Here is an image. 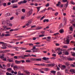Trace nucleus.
<instances>
[{"mask_svg": "<svg viewBox=\"0 0 75 75\" xmlns=\"http://www.w3.org/2000/svg\"><path fill=\"white\" fill-rule=\"evenodd\" d=\"M4 54H3V55H1L0 57V58L1 59H2L3 61H6V60H7V59L6 58H4Z\"/></svg>", "mask_w": 75, "mask_h": 75, "instance_id": "obj_1", "label": "nucleus"}, {"mask_svg": "<svg viewBox=\"0 0 75 75\" xmlns=\"http://www.w3.org/2000/svg\"><path fill=\"white\" fill-rule=\"evenodd\" d=\"M27 3V1L24 0L23 1H20V2H18V4H24Z\"/></svg>", "mask_w": 75, "mask_h": 75, "instance_id": "obj_2", "label": "nucleus"}, {"mask_svg": "<svg viewBox=\"0 0 75 75\" xmlns=\"http://www.w3.org/2000/svg\"><path fill=\"white\" fill-rule=\"evenodd\" d=\"M69 37H68V38L66 39V44H69V42H70V41L69 40Z\"/></svg>", "mask_w": 75, "mask_h": 75, "instance_id": "obj_3", "label": "nucleus"}, {"mask_svg": "<svg viewBox=\"0 0 75 75\" xmlns=\"http://www.w3.org/2000/svg\"><path fill=\"white\" fill-rule=\"evenodd\" d=\"M0 44H3V47H7V43H5L4 42H0Z\"/></svg>", "mask_w": 75, "mask_h": 75, "instance_id": "obj_4", "label": "nucleus"}, {"mask_svg": "<svg viewBox=\"0 0 75 75\" xmlns=\"http://www.w3.org/2000/svg\"><path fill=\"white\" fill-rule=\"evenodd\" d=\"M33 12V10H31L28 13V16H30V15L32 14V13Z\"/></svg>", "mask_w": 75, "mask_h": 75, "instance_id": "obj_5", "label": "nucleus"}, {"mask_svg": "<svg viewBox=\"0 0 75 75\" xmlns=\"http://www.w3.org/2000/svg\"><path fill=\"white\" fill-rule=\"evenodd\" d=\"M38 70H39V71L40 72V73H42V74H44V73L45 72L44 71H42V70H44V69H43V68H42L40 69H38Z\"/></svg>", "mask_w": 75, "mask_h": 75, "instance_id": "obj_6", "label": "nucleus"}, {"mask_svg": "<svg viewBox=\"0 0 75 75\" xmlns=\"http://www.w3.org/2000/svg\"><path fill=\"white\" fill-rule=\"evenodd\" d=\"M15 62L16 64H20L21 63V61H20L16 60Z\"/></svg>", "mask_w": 75, "mask_h": 75, "instance_id": "obj_7", "label": "nucleus"}, {"mask_svg": "<svg viewBox=\"0 0 75 75\" xmlns=\"http://www.w3.org/2000/svg\"><path fill=\"white\" fill-rule=\"evenodd\" d=\"M63 53H65V55H69V52H68V51H66V50L63 51Z\"/></svg>", "mask_w": 75, "mask_h": 75, "instance_id": "obj_8", "label": "nucleus"}, {"mask_svg": "<svg viewBox=\"0 0 75 75\" xmlns=\"http://www.w3.org/2000/svg\"><path fill=\"white\" fill-rule=\"evenodd\" d=\"M51 37L49 36L47 37V39H46L47 41H50V40H51Z\"/></svg>", "mask_w": 75, "mask_h": 75, "instance_id": "obj_9", "label": "nucleus"}, {"mask_svg": "<svg viewBox=\"0 0 75 75\" xmlns=\"http://www.w3.org/2000/svg\"><path fill=\"white\" fill-rule=\"evenodd\" d=\"M8 61L9 62H13L14 61L13 60V58H12L11 59H8Z\"/></svg>", "mask_w": 75, "mask_h": 75, "instance_id": "obj_10", "label": "nucleus"}, {"mask_svg": "<svg viewBox=\"0 0 75 75\" xmlns=\"http://www.w3.org/2000/svg\"><path fill=\"white\" fill-rule=\"evenodd\" d=\"M69 3V2H67V3L65 4V5L64 6L65 8H67V7H68V6Z\"/></svg>", "mask_w": 75, "mask_h": 75, "instance_id": "obj_11", "label": "nucleus"}, {"mask_svg": "<svg viewBox=\"0 0 75 75\" xmlns=\"http://www.w3.org/2000/svg\"><path fill=\"white\" fill-rule=\"evenodd\" d=\"M70 71L71 72V73H74V74H75V70L74 69H70Z\"/></svg>", "mask_w": 75, "mask_h": 75, "instance_id": "obj_12", "label": "nucleus"}, {"mask_svg": "<svg viewBox=\"0 0 75 75\" xmlns=\"http://www.w3.org/2000/svg\"><path fill=\"white\" fill-rule=\"evenodd\" d=\"M43 59H44L45 61H47L50 59L49 58H46L45 57H44L42 58Z\"/></svg>", "mask_w": 75, "mask_h": 75, "instance_id": "obj_13", "label": "nucleus"}, {"mask_svg": "<svg viewBox=\"0 0 75 75\" xmlns=\"http://www.w3.org/2000/svg\"><path fill=\"white\" fill-rule=\"evenodd\" d=\"M10 22L9 21H6V24L7 25V26H8V25L10 24Z\"/></svg>", "mask_w": 75, "mask_h": 75, "instance_id": "obj_14", "label": "nucleus"}, {"mask_svg": "<svg viewBox=\"0 0 75 75\" xmlns=\"http://www.w3.org/2000/svg\"><path fill=\"white\" fill-rule=\"evenodd\" d=\"M66 68V66L65 65H62L61 67V69H64Z\"/></svg>", "mask_w": 75, "mask_h": 75, "instance_id": "obj_15", "label": "nucleus"}, {"mask_svg": "<svg viewBox=\"0 0 75 75\" xmlns=\"http://www.w3.org/2000/svg\"><path fill=\"white\" fill-rule=\"evenodd\" d=\"M68 60L69 61H73V60H75V58H68Z\"/></svg>", "mask_w": 75, "mask_h": 75, "instance_id": "obj_16", "label": "nucleus"}, {"mask_svg": "<svg viewBox=\"0 0 75 75\" xmlns=\"http://www.w3.org/2000/svg\"><path fill=\"white\" fill-rule=\"evenodd\" d=\"M19 58H22V59H25V57L24 56H19Z\"/></svg>", "mask_w": 75, "mask_h": 75, "instance_id": "obj_17", "label": "nucleus"}, {"mask_svg": "<svg viewBox=\"0 0 75 75\" xmlns=\"http://www.w3.org/2000/svg\"><path fill=\"white\" fill-rule=\"evenodd\" d=\"M45 22L48 23V22H49V20L48 19H45L43 20V22L44 23H45Z\"/></svg>", "mask_w": 75, "mask_h": 75, "instance_id": "obj_18", "label": "nucleus"}, {"mask_svg": "<svg viewBox=\"0 0 75 75\" xmlns=\"http://www.w3.org/2000/svg\"><path fill=\"white\" fill-rule=\"evenodd\" d=\"M41 6H39L37 7L38 13V11H40V8H41Z\"/></svg>", "mask_w": 75, "mask_h": 75, "instance_id": "obj_19", "label": "nucleus"}, {"mask_svg": "<svg viewBox=\"0 0 75 75\" xmlns=\"http://www.w3.org/2000/svg\"><path fill=\"white\" fill-rule=\"evenodd\" d=\"M62 23H61L58 27L59 29H60V28H62Z\"/></svg>", "mask_w": 75, "mask_h": 75, "instance_id": "obj_20", "label": "nucleus"}, {"mask_svg": "<svg viewBox=\"0 0 75 75\" xmlns=\"http://www.w3.org/2000/svg\"><path fill=\"white\" fill-rule=\"evenodd\" d=\"M61 2L59 1L58 2V4H56V6H57V7H58V6H59Z\"/></svg>", "mask_w": 75, "mask_h": 75, "instance_id": "obj_21", "label": "nucleus"}, {"mask_svg": "<svg viewBox=\"0 0 75 75\" xmlns=\"http://www.w3.org/2000/svg\"><path fill=\"white\" fill-rule=\"evenodd\" d=\"M47 65H48L49 67H51L52 66V67H54V64H47Z\"/></svg>", "mask_w": 75, "mask_h": 75, "instance_id": "obj_22", "label": "nucleus"}, {"mask_svg": "<svg viewBox=\"0 0 75 75\" xmlns=\"http://www.w3.org/2000/svg\"><path fill=\"white\" fill-rule=\"evenodd\" d=\"M59 32L60 33H63L64 32V30L63 29L60 30H59Z\"/></svg>", "mask_w": 75, "mask_h": 75, "instance_id": "obj_23", "label": "nucleus"}, {"mask_svg": "<svg viewBox=\"0 0 75 75\" xmlns=\"http://www.w3.org/2000/svg\"><path fill=\"white\" fill-rule=\"evenodd\" d=\"M41 61V59L38 58V59H35V61Z\"/></svg>", "mask_w": 75, "mask_h": 75, "instance_id": "obj_24", "label": "nucleus"}, {"mask_svg": "<svg viewBox=\"0 0 75 75\" xmlns=\"http://www.w3.org/2000/svg\"><path fill=\"white\" fill-rule=\"evenodd\" d=\"M50 72L52 73V74H55L56 73V71H50Z\"/></svg>", "mask_w": 75, "mask_h": 75, "instance_id": "obj_25", "label": "nucleus"}, {"mask_svg": "<svg viewBox=\"0 0 75 75\" xmlns=\"http://www.w3.org/2000/svg\"><path fill=\"white\" fill-rule=\"evenodd\" d=\"M62 2H63V3H66V2H68V0H62Z\"/></svg>", "mask_w": 75, "mask_h": 75, "instance_id": "obj_26", "label": "nucleus"}, {"mask_svg": "<svg viewBox=\"0 0 75 75\" xmlns=\"http://www.w3.org/2000/svg\"><path fill=\"white\" fill-rule=\"evenodd\" d=\"M16 11L17 13H20V11H21V9H17L16 10Z\"/></svg>", "mask_w": 75, "mask_h": 75, "instance_id": "obj_27", "label": "nucleus"}, {"mask_svg": "<svg viewBox=\"0 0 75 75\" xmlns=\"http://www.w3.org/2000/svg\"><path fill=\"white\" fill-rule=\"evenodd\" d=\"M30 60L31 61H35V58H31Z\"/></svg>", "mask_w": 75, "mask_h": 75, "instance_id": "obj_28", "label": "nucleus"}, {"mask_svg": "<svg viewBox=\"0 0 75 75\" xmlns=\"http://www.w3.org/2000/svg\"><path fill=\"white\" fill-rule=\"evenodd\" d=\"M13 68L14 70L15 69H18V67H17V66L16 65H15L13 67Z\"/></svg>", "mask_w": 75, "mask_h": 75, "instance_id": "obj_29", "label": "nucleus"}, {"mask_svg": "<svg viewBox=\"0 0 75 75\" xmlns=\"http://www.w3.org/2000/svg\"><path fill=\"white\" fill-rule=\"evenodd\" d=\"M69 29L70 31H73V28H72V26H71L69 28Z\"/></svg>", "mask_w": 75, "mask_h": 75, "instance_id": "obj_30", "label": "nucleus"}, {"mask_svg": "<svg viewBox=\"0 0 75 75\" xmlns=\"http://www.w3.org/2000/svg\"><path fill=\"white\" fill-rule=\"evenodd\" d=\"M43 70L45 71H48V70H49V69L48 68H43Z\"/></svg>", "mask_w": 75, "mask_h": 75, "instance_id": "obj_31", "label": "nucleus"}, {"mask_svg": "<svg viewBox=\"0 0 75 75\" xmlns=\"http://www.w3.org/2000/svg\"><path fill=\"white\" fill-rule=\"evenodd\" d=\"M30 24H31V21L29 22L27 24H26V26H28V25H30Z\"/></svg>", "mask_w": 75, "mask_h": 75, "instance_id": "obj_32", "label": "nucleus"}, {"mask_svg": "<svg viewBox=\"0 0 75 75\" xmlns=\"http://www.w3.org/2000/svg\"><path fill=\"white\" fill-rule=\"evenodd\" d=\"M14 58L15 59H19V56H14Z\"/></svg>", "mask_w": 75, "mask_h": 75, "instance_id": "obj_33", "label": "nucleus"}, {"mask_svg": "<svg viewBox=\"0 0 75 75\" xmlns=\"http://www.w3.org/2000/svg\"><path fill=\"white\" fill-rule=\"evenodd\" d=\"M0 53H6V50L0 51Z\"/></svg>", "mask_w": 75, "mask_h": 75, "instance_id": "obj_34", "label": "nucleus"}, {"mask_svg": "<svg viewBox=\"0 0 75 75\" xmlns=\"http://www.w3.org/2000/svg\"><path fill=\"white\" fill-rule=\"evenodd\" d=\"M6 75H12V74L8 73V72H7L6 74Z\"/></svg>", "mask_w": 75, "mask_h": 75, "instance_id": "obj_35", "label": "nucleus"}, {"mask_svg": "<svg viewBox=\"0 0 75 75\" xmlns=\"http://www.w3.org/2000/svg\"><path fill=\"white\" fill-rule=\"evenodd\" d=\"M71 4H73V5H75V4L74 2H73V1H71Z\"/></svg>", "mask_w": 75, "mask_h": 75, "instance_id": "obj_36", "label": "nucleus"}, {"mask_svg": "<svg viewBox=\"0 0 75 75\" xmlns=\"http://www.w3.org/2000/svg\"><path fill=\"white\" fill-rule=\"evenodd\" d=\"M31 50H26L25 52H31Z\"/></svg>", "mask_w": 75, "mask_h": 75, "instance_id": "obj_37", "label": "nucleus"}, {"mask_svg": "<svg viewBox=\"0 0 75 75\" xmlns=\"http://www.w3.org/2000/svg\"><path fill=\"white\" fill-rule=\"evenodd\" d=\"M8 36H10V35L9 34H6L5 35V37H8Z\"/></svg>", "mask_w": 75, "mask_h": 75, "instance_id": "obj_38", "label": "nucleus"}, {"mask_svg": "<svg viewBox=\"0 0 75 75\" xmlns=\"http://www.w3.org/2000/svg\"><path fill=\"white\" fill-rule=\"evenodd\" d=\"M7 70L9 71H11L12 69H11V68H8L7 69Z\"/></svg>", "mask_w": 75, "mask_h": 75, "instance_id": "obj_39", "label": "nucleus"}, {"mask_svg": "<svg viewBox=\"0 0 75 75\" xmlns=\"http://www.w3.org/2000/svg\"><path fill=\"white\" fill-rule=\"evenodd\" d=\"M24 57H31V55H24Z\"/></svg>", "mask_w": 75, "mask_h": 75, "instance_id": "obj_40", "label": "nucleus"}, {"mask_svg": "<svg viewBox=\"0 0 75 75\" xmlns=\"http://www.w3.org/2000/svg\"><path fill=\"white\" fill-rule=\"evenodd\" d=\"M15 37H16V38H20L21 37H23V36H16Z\"/></svg>", "mask_w": 75, "mask_h": 75, "instance_id": "obj_41", "label": "nucleus"}, {"mask_svg": "<svg viewBox=\"0 0 75 75\" xmlns=\"http://www.w3.org/2000/svg\"><path fill=\"white\" fill-rule=\"evenodd\" d=\"M21 10L22 11L23 13H25V9H22Z\"/></svg>", "mask_w": 75, "mask_h": 75, "instance_id": "obj_42", "label": "nucleus"}, {"mask_svg": "<svg viewBox=\"0 0 75 75\" xmlns=\"http://www.w3.org/2000/svg\"><path fill=\"white\" fill-rule=\"evenodd\" d=\"M25 62H31V61H30V60H27L25 61Z\"/></svg>", "mask_w": 75, "mask_h": 75, "instance_id": "obj_43", "label": "nucleus"}, {"mask_svg": "<svg viewBox=\"0 0 75 75\" xmlns=\"http://www.w3.org/2000/svg\"><path fill=\"white\" fill-rule=\"evenodd\" d=\"M14 2H16V0H12L11 1V2L12 3H14Z\"/></svg>", "mask_w": 75, "mask_h": 75, "instance_id": "obj_44", "label": "nucleus"}, {"mask_svg": "<svg viewBox=\"0 0 75 75\" xmlns=\"http://www.w3.org/2000/svg\"><path fill=\"white\" fill-rule=\"evenodd\" d=\"M7 26H3V28L5 29V30H6V28H7Z\"/></svg>", "mask_w": 75, "mask_h": 75, "instance_id": "obj_45", "label": "nucleus"}, {"mask_svg": "<svg viewBox=\"0 0 75 75\" xmlns=\"http://www.w3.org/2000/svg\"><path fill=\"white\" fill-rule=\"evenodd\" d=\"M70 67H75V65L73 64H72L70 65Z\"/></svg>", "mask_w": 75, "mask_h": 75, "instance_id": "obj_46", "label": "nucleus"}, {"mask_svg": "<svg viewBox=\"0 0 75 75\" xmlns=\"http://www.w3.org/2000/svg\"><path fill=\"white\" fill-rule=\"evenodd\" d=\"M65 65L66 66L68 67V66H69V63L67 62L65 63Z\"/></svg>", "mask_w": 75, "mask_h": 75, "instance_id": "obj_47", "label": "nucleus"}, {"mask_svg": "<svg viewBox=\"0 0 75 75\" xmlns=\"http://www.w3.org/2000/svg\"><path fill=\"white\" fill-rule=\"evenodd\" d=\"M20 61H21V62L22 63H24L25 62V61L23 60H22Z\"/></svg>", "mask_w": 75, "mask_h": 75, "instance_id": "obj_48", "label": "nucleus"}, {"mask_svg": "<svg viewBox=\"0 0 75 75\" xmlns=\"http://www.w3.org/2000/svg\"><path fill=\"white\" fill-rule=\"evenodd\" d=\"M40 66H45V64L44 63H43L42 64H40Z\"/></svg>", "mask_w": 75, "mask_h": 75, "instance_id": "obj_49", "label": "nucleus"}, {"mask_svg": "<svg viewBox=\"0 0 75 75\" xmlns=\"http://www.w3.org/2000/svg\"><path fill=\"white\" fill-rule=\"evenodd\" d=\"M44 35H43V34L41 35H39V37H44Z\"/></svg>", "mask_w": 75, "mask_h": 75, "instance_id": "obj_50", "label": "nucleus"}, {"mask_svg": "<svg viewBox=\"0 0 75 75\" xmlns=\"http://www.w3.org/2000/svg\"><path fill=\"white\" fill-rule=\"evenodd\" d=\"M41 34H44V33H45V31H41Z\"/></svg>", "mask_w": 75, "mask_h": 75, "instance_id": "obj_51", "label": "nucleus"}, {"mask_svg": "<svg viewBox=\"0 0 75 75\" xmlns=\"http://www.w3.org/2000/svg\"><path fill=\"white\" fill-rule=\"evenodd\" d=\"M2 4L4 6H6V3H4Z\"/></svg>", "mask_w": 75, "mask_h": 75, "instance_id": "obj_52", "label": "nucleus"}, {"mask_svg": "<svg viewBox=\"0 0 75 75\" xmlns=\"http://www.w3.org/2000/svg\"><path fill=\"white\" fill-rule=\"evenodd\" d=\"M13 8H17L18 7V6H12Z\"/></svg>", "mask_w": 75, "mask_h": 75, "instance_id": "obj_53", "label": "nucleus"}, {"mask_svg": "<svg viewBox=\"0 0 75 75\" xmlns=\"http://www.w3.org/2000/svg\"><path fill=\"white\" fill-rule=\"evenodd\" d=\"M50 6V4H49V3H47V4L45 5L46 7H48Z\"/></svg>", "mask_w": 75, "mask_h": 75, "instance_id": "obj_54", "label": "nucleus"}, {"mask_svg": "<svg viewBox=\"0 0 75 75\" xmlns=\"http://www.w3.org/2000/svg\"><path fill=\"white\" fill-rule=\"evenodd\" d=\"M58 14V12H57L56 13H55L54 15L55 16H57Z\"/></svg>", "mask_w": 75, "mask_h": 75, "instance_id": "obj_55", "label": "nucleus"}, {"mask_svg": "<svg viewBox=\"0 0 75 75\" xmlns=\"http://www.w3.org/2000/svg\"><path fill=\"white\" fill-rule=\"evenodd\" d=\"M61 48L60 47L58 48L56 50V52H57V50H60Z\"/></svg>", "mask_w": 75, "mask_h": 75, "instance_id": "obj_56", "label": "nucleus"}, {"mask_svg": "<svg viewBox=\"0 0 75 75\" xmlns=\"http://www.w3.org/2000/svg\"><path fill=\"white\" fill-rule=\"evenodd\" d=\"M29 46H33V45H34V44H32V43H29L28 44Z\"/></svg>", "mask_w": 75, "mask_h": 75, "instance_id": "obj_57", "label": "nucleus"}, {"mask_svg": "<svg viewBox=\"0 0 75 75\" xmlns=\"http://www.w3.org/2000/svg\"><path fill=\"white\" fill-rule=\"evenodd\" d=\"M57 75H62L59 71L57 72Z\"/></svg>", "mask_w": 75, "mask_h": 75, "instance_id": "obj_58", "label": "nucleus"}, {"mask_svg": "<svg viewBox=\"0 0 75 75\" xmlns=\"http://www.w3.org/2000/svg\"><path fill=\"white\" fill-rule=\"evenodd\" d=\"M1 48V49H6L7 47H2Z\"/></svg>", "mask_w": 75, "mask_h": 75, "instance_id": "obj_59", "label": "nucleus"}, {"mask_svg": "<svg viewBox=\"0 0 75 75\" xmlns=\"http://www.w3.org/2000/svg\"><path fill=\"white\" fill-rule=\"evenodd\" d=\"M21 74V72H20V71H19L18 73V74L17 75H20Z\"/></svg>", "mask_w": 75, "mask_h": 75, "instance_id": "obj_60", "label": "nucleus"}, {"mask_svg": "<svg viewBox=\"0 0 75 75\" xmlns=\"http://www.w3.org/2000/svg\"><path fill=\"white\" fill-rule=\"evenodd\" d=\"M11 65V64L10 63H9L7 64V66L8 67H10V65Z\"/></svg>", "mask_w": 75, "mask_h": 75, "instance_id": "obj_61", "label": "nucleus"}, {"mask_svg": "<svg viewBox=\"0 0 75 75\" xmlns=\"http://www.w3.org/2000/svg\"><path fill=\"white\" fill-rule=\"evenodd\" d=\"M59 33H57L55 34H54V35H55V36H56V35H58V34H59Z\"/></svg>", "mask_w": 75, "mask_h": 75, "instance_id": "obj_62", "label": "nucleus"}, {"mask_svg": "<svg viewBox=\"0 0 75 75\" xmlns=\"http://www.w3.org/2000/svg\"><path fill=\"white\" fill-rule=\"evenodd\" d=\"M63 48H68V46H67L65 45L63 46Z\"/></svg>", "mask_w": 75, "mask_h": 75, "instance_id": "obj_63", "label": "nucleus"}, {"mask_svg": "<svg viewBox=\"0 0 75 75\" xmlns=\"http://www.w3.org/2000/svg\"><path fill=\"white\" fill-rule=\"evenodd\" d=\"M52 56H53V57H56V54H52Z\"/></svg>", "mask_w": 75, "mask_h": 75, "instance_id": "obj_64", "label": "nucleus"}]
</instances>
